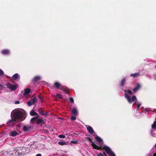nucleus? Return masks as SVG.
Here are the masks:
<instances>
[{
  "label": "nucleus",
  "instance_id": "nucleus-1",
  "mask_svg": "<svg viewBox=\"0 0 156 156\" xmlns=\"http://www.w3.org/2000/svg\"><path fill=\"white\" fill-rule=\"evenodd\" d=\"M23 116V114L22 112L18 109H16L13 111L11 114V118L14 119L16 121L20 119H21V121H23L24 119H22Z\"/></svg>",
  "mask_w": 156,
  "mask_h": 156
},
{
  "label": "nucleus",
  "instance_id": "nucleus-2",
  "mask_svg": "<svg viewBox=\"0 0 156 156\" xmlns=\"http://www.w3.org/2000/svg\"><path fill=\"white\" fill-rule=\"evenodd\" d=\"M125 97L129 103L131 104L133 101H135V102L137 101V99L135 96H133L131 98V97L128 95V94L130 95L132 94V92L130 90H128L127 91L126 90H125Z\"/></svg>",
  "mask_w": 156,
  "mask_h": 156
},
{
  "label": "nucleus",
  "instance_id": "nucleus-3",
  "mask_svg": "<svg viewBox=\"0 0 156 156\" xmlns=\"http://www.w3.org/2000/svg\"><path fill=\"white\" fill-rule=\"evenodd\" d=\"M101 150H105L106 152L110 156H116L115 154L112 151L111 149L107 146L102 147Z\"/></svg>",
  "mask_w": 156,
  "mask_h": 156
},
{
  "label": "nucleus",
  "instance_id": "nucleus-4",
  "mask_svg": "<svg viewBox=\"0 0 156 156\" xmlns=\"http://www.w3.org/2000/svg\"><path fill=\"white\" fill-rule=\"evenodd\" d=\"M87 140L91 142V145L93 147V149H96L97 150H101V147H102V146H100V147L96 145V144L93 143L92 140V139L90 137H87L86 138Z\"/></svg>",
  "mask_w": 156,
  "mask_h": 156
},
{
  "label": "nucleus",
  "instance_id": "nucleus-5",
  "mask_svg": "<svg viewBox=\"0 0 156 156\" xmlns=\"http://www.w3.org/2000/svg\"><path fill=\"white\" fill-rule=\"evenodd\" d=\"M6 85L7 87L8 88L10 89L12 91L16 90L18 87L17 84L13 85L9 83H7Z\"/></svg>",
  "mask_w": 156,
  "mask_h": 156
},
{
  "label": "nucleus",
  "instance_id": "nucleus-6",
  "mask_svg": "<svg viewBox=\"0 0 156 156\" xmlns=\"http://www.w3.org/2000/svg\"><path fill=\"white\" fill-rule=\"evenodd\" d=\"M38 110L39 114L41 115H45V116L47 117L48 114V113L47 112L44 113V111L42 108H39Z\"/></svg>",
  "mask_w": 156,
  "mask_h": 156
},
{
  "label": "nucleus",
  "instance_id": "nucleus-7",
  "mask_svg": "<svg viewBox=\"0 0 156 156\" xmlns=\"http://www.w3.org/2000/svg\"><path fill=\"white\" fill-rule=\"evenodd\" d=\"M16 121L14 119H11L9 120L7 122V125L10 126H13L15 124V122Z\"/></svg>",
  "mask_w": 156,
  "mask_h": 156
},
{
  "label": "nucleus",
  "instance_id": "nucleus-8",
  "mask_svg": "<svg viewBox=\"0 0 156 156\" xmlns=\"http://www.w3.org/2000/svg\"><path fill=\"white\" fill-rule=\"evenodd\" d=\"M21 132L19 131V133L15 131H12L9 133V135L12 136H15L17 135H19Z\"/></svg>",
  "mask_w": 156,
  "mask_h": 156
},
{
  "label": "nucleus",
  "instance_id": "nucleus-9",
  "mask_svg": "<svg viewBox=\"0 0 156 156\" xmlns=\"http://www.w3.org/2000/svg\"><path fill=\"white\" fill-rule=\"evenodd\" d=\"M40 79L41 77L39 76H36L32 80V82L35 84L37 81L40 80Z\"/></svg>",
  "mask_w": 156,
  "mask_h": 156
},
{
  "label": "nucleus",
  "instance_id": "nucleus-10",
  "mask_svg": "<svg viewBox=\"0 0 156 156\" xmlns=\"http://www.w3.org/2000/svg\"><path fill=\"white\" fill-rule=\"evenodd\" d=\"M44 120L42 119H37L36 120V124L37 125H39L41 124L42 125L44 123Z\"/></svg>",
  "mask_w": 156,
  "mask_h": 156
},
{
  "label": "nucleus",
  "instance_id": "nucleus-11",
  "mask_svg": "<svg viewBox=\"0 0 156 156\" xmlns=\"http://www.w3.org/2000/svg\"><path fill=\"white\" fill-rule=\"evenodd\" d=\"M60 89L66 94L68 93L69 92V89L67 87L65 86H62V87H61Z\"/></svg>",
  "mask_w": 156,
  "mask_h": 156
},
{
  "label": "nucleus",
  "instance_id": "nucleus-12",
  "mask_svg": "<svg viewBox=\"0 0 156 156\" xmlns=\"http://www.w3.org/2000/svg\"><path fill=\"white\" fill-rule=\"evenodd\" d=\"M87 129L89 132L90 134H93L94 133V131L93 129V128L90 126H89L87 127Z\"/></svg>",
  "mask_w": 156,
  "mask_h": 156
},
{
  "label": "nucleus",
  "instance_id": "nucleus-13",
  "mask_svg": "<svg viewBox=\"0 0 156 156\" xmlns=\"http://www.w3.org/2000/svg\"><path fill=\"white\" fill-rule=\"evenodd\" d=\"M73 115L75 116H76L78 113V111L76 108H73L71 111Z\"/></svg>",
  "mask_w": 156,
  "mask_h": 156
},
{
  "label": "nucleus",
  "instance_id": "nucleus-14",
  "mask_svg": "<svg viewBox=\"0 0 156 156\" xmlns=\"http://www.w3.org/2000/svg\"><path fill=\"white\" fill-rule=\"evenodd\" d=\"M141 86L139 84H137L136 85V87L133 89V91L134 92H136L138 91L140 88Z\"/></svg>",
  "mask_w": 156,
  "mask_h": 156
},
{
  "label": "nucleus",
  "instance_id": "nucleus-15",
  "mask_svg": "<svg viewBox=\"0 0 156 156\" xmlns=\"http://www.w3.org/2000/svg\"><path fill=\"white\" fill-rule=\"evenodd\" d=\"M54 86L56 87L58 89H60L61 87H62V85L59 82H55L54 83Z\"/></svg>",
  "mask_w": 156,
  "mask_h": 156
},
{
  "label": "nucleus",
  "instance_id": "nucleus-16",
  "mask_svg": "<svg viewBox=\"0 0 156 156\" xmlns=\"http://www.w3.org/2000/svg\"><path fill=\"white\" fill-rule=\"evenodd\" d=\"M30 114L31 116H37L39 117L38 114L36 112H35L33 110H31L30 112Z\"/></svg>",
  "mask_w": 156,
  "mask_h": 156
},
{
  "label": "nucleus",
  "instance_id": "nucleus-17",
  "mask_svg": "<svg viewBox=\"0 0 156 156\" xmlns=\"http://www.w3.org/2000/svg\"><path fill=\"white\" fill-rule=\"evenodd\" d=\"M126 78L124 77L122 80L120 81V85L122 87H123L126 81Z\"/></svg>",
  "mask_w": 156,
  "mask_h": 156
},
{
  "label": "nucleus",
  "instance_id": "nucleus-18",
  "mask_svg": "<svg viewBox=\"0 0 156 156\" xmlns=\"http://www.w3.org/2000/svg\"><path fill=\"white\" fill-rule=\"evenodd\" d=\"M30 89L29 88H27L24 90V93L23 94L24 95H26L29 94L30 92Z\"/></svg>",
  "mask_w": 156,
  "mask_h": 156
},
{
  "label": "nucleus",
  "instance_id": "nucleus-19",
  "mask_svg": "<svg viewBox=\"0 0 156 156\" xmlns=\"http://www.w3.org/2000/svg\"><path fill=\"white\" fill-rule=\"evenodd\" d=\"M31 128V126H28L27 127V126H24L23 128V130L24 132L28 131Z\"/></svg>",
  "mask_w": 156,
  "mask_h": 156
},
{
  "label": "nucleus",
  "instance_id": "nucleus-20",
  "mask_svg": "<svg viewBox=\"0 0 156 156\" xmlns=\"http://www.w3.org/2000/svg\"><path fill=\"white\" fill-rule=\"evenodd\" d=\"M2 53L3 55H9L10 52L8 49H4L2 51Z\"/></svg>",
  "mask_w": 156,
  "mask_h": 156
},
{
  "label": "nucleus",
  "instance_id": "nucleus-21",
  "mask_svg": "<svg viewBox=\"0 0 156 156\" xmlns=\"http://www.w3.org/2000/svg\"><path fill=\"white\" fill-rule=\"evenodd\" d=\"M95 139L98 142V143L101 144V143H102V140L100 138V137H99L98 136H95ZM103 143H102V144Z\"/></svg>",
  "mask_w": 156,
  "mask_h": 156
},
{
  "label": "nucleus",
  "instance_id": "nucleus-22",
  "mask_svg": "<svg viewBox=\"0 0 156 156\" xmlns=\"http://www.w3.org/2000/svg\"><path fill=\"white\" fill-rule=\"evenodd\" d=\"M140 75L139 73H134L131 74L130 75V76L133 78H136L139 76Z\"/></svg>",
  "mask_w": 156,
  "mask_h": 156
},
{
  "label": "nucleus",
  "instance_id": "nucleus-23",
  "mask_svg": "<svg viewBox=\"0 0 156 156\" xmlns=\"http://www.w3.org/2000/svg\"><path fill=\"white\" fill-rule=\"evenodd\" d=\"M55 99L56 100L58 99H61L62 98V95L61 94H57L55 97Z\"/></svg>",
  "mask_w": 156,
  "mask_h": 156
},
{
  "label": "nucleus",
  "instance_id": "nucleus-24",
  "mask_svg": "<svg viewBox=\"0 0 156 156\" xmlns=\"http://www.w3.org/2000/svg\"><path fill=\"white\" fill-rule=\"evenodd\" d=\"M37 98H36V97H34L32 99H31L30 100V101L32 103L33 105H35V103H36V102L37 101Z\"/></svg>",
  "mask_w": 156,
  "mask_h": 156
},
{
  "label": "nucleus",
  "instance_id": "nucleus-25",
  "mask_svg": "<svg viewBox=\"0 0 156 156\" xmlns=\"http://www.w3.org/2000/svg\"><path fill=\"white\" fill-rule=\"evenodd\" d=\"M19 75L18 74L16 73L14 74L12 76V78L14 80H16L18 78Z\"/></svg>",
  "mask_w": 156,
  "mask_h": 156
},
{
  "label": "nucleus",
  "instance_id": "nucleus-26",
  "mask_svg": "<svg viewBox=\"0 0 156 156\" xmlns=\"http://www.w3.org/2000/svg\"><path fill=\"white\" fill-rule=\"evenodd\" d=\"M156 121H155L152 125L151 127L152 129H156V117L155 118Z\"/></svg>",
  "mask_w": 156,
  "mask_h": 156
},
{
  "label": "nucleus",
  "instance_id": "nucleus-27",
  "mask_svg": "<svg viewBox=\"0 0 156 156\" xmlns=\"http://www.w3.org/2000/svg\"><path fill=\"white\" fill-rule=\"evenodd\" d=\"M39 117L37 116L36 117H34L32 118L31 119H30V122H34L35 121L36 122V120H37V119Z\"/></svg>",
  "mask_w": 156,
  "mask_h": 156
},
{
  "label": "nucleus",
  "instance_id": "nucleus-28",
  "mask_svg": "<svg viewBox=\"0 0 156 156\" xmlns=\"http://www.w3.org/2000/svg\"><path fill=\"white\" fill-rule=\"evenodd\" d=\"M58 144L61 145H67V144L66 142H59L58 143Z\"/></svg>",
  "mask_w": 156,
  "mask_h": 156
},
{
  "label": "nucleus",
  "instance_id": "nucleus-29",
  "mask_svg": "<svg viewBox=\"0 0 156 156\" xmlns=\"http://www.w3.org/2000/svg\"><path fill=\"white\" fill-rule=\"evenodd\" d=\"M76 116H75L74 115H72L70 118V119L71 120H75L76 119Z\"/></svg>",
  "mask_w": 156,
  "mask_h": 156
},
{
  "label": "nucleus",
  "instance_id": "nucleus-30",
  "mask_svg": "<svg viewBox=\"0 0 156 156\" xmlns=\"http://www.w3.org/2000/svg\"><path fill=\"white\" fill-rule=\"evenodd\" d=\"M58 137L61 138H65L66 136L63 135L61 134L58 136Z\"/></svg>",
  "mask_w": 156,
  "mask_h": 156
},
{
  "label": "nucleus",
  "instance_id": "nucleus-31",
  "mask_svg": "<svg viewBox=\"0 0 156 156\" xmlns=\"http://www.w3.org/2000/svg\"><path fill=\"white\" fill-rule=\"evenodd\" d=\"M16 152L19 155H21L22 154V152H20L19 150H17L16 151Z\"/></svg>",
  "mask_w": 156,
  "mask_h": 156
},
{
  "label": "nucleus",
  "instance_id": "nucleus-32",
  "mask_svg": "<svg viewBox=\"0 0 156 156\" xmlns=\"http://www.w3.org/2000/svg\"><path fill=\"white\" fill-rule=\"evenodd\" d=\"M27 104L28 106H31L33 104L32 103L31 101L30 100L29 101H28L27 103Z\"/></svg>",
  "mask_w": 156,
  "mask_h": 156
},
{
  "label": "nucleus",
  "instance_id": "nucleus-33",
  "mask_svg": "<svg viewBox=\"0 0 156 156\" xmlns=\"http://www.w3.org/2000/svg\"><path fill=\"white\" fill-rule=\"evenodd\" d=\"M4 74L3 71L1 69H0V76H2Z\"/></svg>",
  "mask_w": 156,
  "mask_h": 156
},
{
  "label": "nucleus",
  "instance_id": "nucleus-34",
  "mask_svg": "<svg viewBox=\"0 0 156 156\" xmlns=\"http://www.w3.org/2000/svg\"><path fill=\"white\" fill-rule=\"evenodd\" d=\"M97 156H104V155H103L102 153L100 152L98 154Z\"/></svg>",
  "mask_w": 156,
  "mask_h": 156
},
{
  "label": "nucleus",
  "instance_id": "nucleus-35",
  "mask_svg": "<svg viewBox=\"0 0 156 156\" xmlns=\"http://www.w3.org/2000/svg\"><path fill=\"white\" fill-rule=\"evenodd\" d=\"M69 100L71 102L73 103L74 102L73 99L72 98H69Z\"/></svg>",
  "mask_w": 156,
  "mask_h": 156
},
{
  "label": "nucleus",
  "instance_id": "nucleus-36",
  "mask_svg": "<svg viewBox=\"0 0 156 156\" xmlns=\"http://www.w3.org/2000/svg\"><path fill=\"white\" fill-rule=\"evenodd\" d=\"M71 143L74 144H76L77 143V141H72Z\"/></svg>",
  "mask_w": 156,
  "mask_h": 156
},
{
  "label": "nucleus",
  "instance_id": "nucleus-37",
  "mask_svg": "<svg viewBox=\"0 0 156 156\" xmlns=\"http://www.w3.org/2000/svg\"><path fill=\"white\" fill-rule=\"evenodd\" d=\"M20 103V101H16L15 102V104H19Z\"/></svg>",
  "mask_w": 156,
  "mask_h": 156
},
{
  "label": "nucleus",
  "instance_id": "nucleus-38",
  "mask_svg": "<svg viewBox=\"0 0 156 156\" xmlns=\"http://www.w3.org/2000/svg\"><path fill=\"white\" fill-rule=\"evenodd\" d=\"M141 104H138L137 105V109L138 110L140 106L141 105Z\"/></svg>",
  "mask_w": 156,
  "mask_h": 156
},
{
  "label": "nucleus",
  "instance_id": "nucleus-39",
  "mask_svg": "<svg viewBox=\"0 0 156 156\" xmlns=\"http://www.w3.org/2000/svg\"><path fill=\"white\" fill-rule=\"evenodd\" d=\"M3 89V86L2 85L0 84V89Z\"/></svg>",
  "mask_w": 156,
  "mask_h": 156
},
{
  "label": "nucleus",
  "instance_id": "nucleus-40",
  "mask_svg": "<svg viewBox=\"0 0 156 156\" xmlns=\"http://www.w3.org/2000/svg\"><path fill=\"white\" fill-rule=\"evenodd\" d=\"M103 155H104V156H107L106 153L105 152H103Z\"/></svg>",
  "mask_w": 156,
  "mask_h": 156
},
{
  "label": "nucleus",
  "instance_id": "nucleus-41",
  "mask_svg": "<svg viewBox=\"0 0 156 156\" xmlns=\"http://www.w3.org/2000/svg\"><path fill=\"white\" fill-rule=\"evenodd\" d=\"M36 156H41V154H38L36 155Z\"/></svg>",
  "mask_w": 156,
  "mask_h": 156
},
{
  "label": "nucleus",
  "instance_id": "nucleus-42",
  "mask_svg": "<svg viewBox=\"0 0 156 156\" xmlns=\"http://www.w3.org/2000/svg\"><path fill=\"white\" fill-rule=\"evenodd\" d=\"M39 97V98L41 100H42V98H41V97L40 96H38Z\"/></svg>",
  "mask_w": 156,
  "mask_h": 156
},
{
  "label": "nucleus",
  "instance_id": "nucleus-43",
  "mask_svg": "<svg viewBox=\"0 0 156 156\" xmlns=\"http://www.w3.org/2000/svg\"><path fill=\"white\" fill-rule=\"evenodd\" d=\"M154 78L155 80H156V74L154 75Z\"/></svg>",
  "mask_w": 156,
  "mask_h": 156
},
{
  "label": "nucleus",
  "instance_id": "nucleus-44",
  "mask_svg": "<svg viewBox=\"0 0 156 156\" xmlns=\"http://www.w3.org/2000/svg\"><path fill=\"white\" fill-rule=\"evenodd\" d=\"M153 156H156V153H154L153 155Z\"/></svg>",
  "mask_w": 156,
  "mask_h": 156
},
{
  "label": "nucleus",
  "instance_id": "nucleus-45",
  "mask_svg": "<svg viewBox=\"0 0 156 156\" xmlns=\"http://www.w3.org/2000/svg\"><path fill=\"white\" fill-rule=\"evenodd\" d=\"M134 102H135V103L133 104V105H135L136 104V102H135V101Z\"/></svg>",
  "mask_w": 156,
  "mask_h": 156
},
{
  "label": "nucleus",
  "instance_id": "nucleus-46",
  "mask_svg": "<svg viewBox=\"0 0 156 156\" xmlns=\"http://www.w3.org/2000/svg\"><path fill=\"white\" fill-rule=\"evenodd\" d=\"M155 148H156V144H155Z\"/></svg>",
  "mask_w": 156,
  "mask_h": 156
}]
</instances>
